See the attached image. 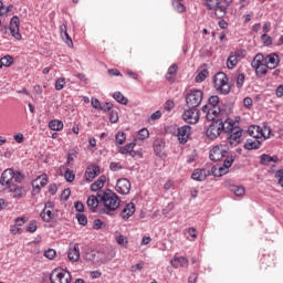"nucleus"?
I'll list each match as a JSON object with an SVG mask.
<instances>
[{"label":"nucleus","mask_w":283,"mask_h":283,"mask_svg":"<svg viewBox=\"0 0 283 283\" xmlns=\"http://www.w3.org/2000/svg\"><path fill=\"white\" fill-rule=\"evenodd\" d=\"M23 178H25V176H23V174H21L20 171L14 172L13 171V180L14 182H23Z\"/></svg>","instance_id":"nucleus-53"},{"label":"nucleus","mask_w":283,"mask_h":283,"mask_svg":"<svg viewBox=\"0 0 283 283\" xmlns=\"http://www.w3.org/2000/svg\"><path fill=\"white\" fill-rule=\"evenodd\" d=\"M209 76V71L208 70H202L197 76H196V82L197 83H202L207 77Z\"/></svg>","instance_id":"nucleus-44"},{"label":"nucleus","mask_w":283,"mask_h":283,"mask_svg":"<svg viewBox=\"0 0 283 283\" xmlns=\"http://www.w3.org/2000/svg\"><path fill=\"white\" fill-rule=\"evenodd\" d=\"M178 74V65L172 64L169 66L168 72L166 74L167 81H171Z\"/></svg>","instance_id":"nucleus-34"},{"label":"nucleus","mask_w":283,"mask_h":283,"mask_svg":"<svg viewBox=\"0 0 283 283\" xmlns=\"http://www.w3.org/2000/svg\"><path fill=\"white\" fill-rule=\"evenodd\" d=\"M115 189L117 193L127 196V193L132 191V182H129L127 178L118 179Z\"/></svg>","instance_id":"nucleus-12"},{"label":"nucleus","mask_w":283,"mask_h":283,"mask_svg":"<svg viewBox=\"0 0 283 283\" xmlns=\"http://www.w3.org/2000/svg\"><path fill=\"white\" fill-rule=\"evenodd\" d=\"M271 32V22H265L263 25L256 23L252 27V34H259V36H268Z\"/></svg>","instance_id":"nucleus-13"},{"label":"nucleus","mask_w":283,"mask_h":283,"mask_svg":"<svg viewBox=\"0 0 283 283\" xmlns=\"http://www.w3.org/2000/svg\"><path fill=\"white\" fill-rule=\"evenodd\" d=\"M275 178L279 179L280 187H283V169H280L275 172Z\"/></svg>","instance_id":"nucleus-60"},{"label":"nucleus","mask_w":283,"mask_h":283,"mask_svg":"<svg viewBox=\"0 0 283 283\" xmlns=\"http://www.w3.org/2000/svg\"><path fill=\"white\" fill-rule=\"evenodd\" d=\"M188 264H189V260H187V258L185 256H175L171 260V265L175 269H178V266H188Z\"/></svg>","instance_id":"nucleus-27"},{"label":"nucleus","mask_w":283,"mask_h":283,"mask_svg":"<svg viewBox=\"0 0 283 283\" xmlns=\"http://www.w3.org/2000/svg\"><path fill=\"white\" fill-rule=\"evenodd\" d=\"M222 0H206L205 6L208 10H213Z\"/></svg>","instance_id":"nucleus-42"},{"label":"nucleus","mask_w":283,"mask_h":283,"mask_svg":"<svg viewBox=\"0 0 283 283\" xmlns=\"http://www.w3.org/2000/svg\"><path fill=\"white\" fill-rule=\"evenodd\" d=\"M108 74L109 76H123V74L120 73V71H118V69H109Z\"/></svg>","instance_id":"nucleus-63"},{"label":"nucleus","mask_w":283,"mask_h":283,"mask_svg":"<svg viewBox=\"0 0 283 283\" xmlns=\"http://www.w3.org/2000/svg\"><path fill=\"white\" fill-rule=\"evenodd\" d=\"M134 147H136V142H132L127 144L125 147H122L119 149V154H123V155L129 154L134 149Z\"/></svg>","instance_id":"nucleus-36"},{"label":"nucleus","mask_w":283,"mask_h":283,"mask_svg":"<svg viewBox=\"0 0 283 283\" xmlns=\"http://www.w3.org/2000/svg\"><path fill=\"white\" fill-rule=\"evenodd\" d=\"M264 63L270 70H275V67H277V65L280 64V55H277L276 53H272L266 56Z\"/></svg>","instance_id":"nucleus-18"},{"label":"nucleus","mask_w":283,"mask_h":283,"mask_svg":"<svg viewBox=\"0 0 283 283\" xmlns=\"http://www.w3.org/2000/svg\"><path fill=\"white\" fill-rule=\"evenodd\" d=\"M112 107H114V105L109 102H106L104 105L101 106L99 111L101 112H112Z\"/></svg>","instance_id":"nucleus-58"},{"label":"nucleus","mask_w":283,"mask_h":283,"mask_svg":"<svg viewBox=\"0 0 283 283\" xmlns=\"http://www.w3.org/2000/svg\"><path fill=\"white\" fill-rule=\"evenodd\" d=\"M46 185H48V176L42 175L41 177H38L33 181V189H38V191H41V189H43V187H45Z\"/></svg>","instance_id":"nucleus-25"},{"label":"nucleus","mask_w":283,"mask_h":283,"mask_svg":"<svg viewBox=\"0 0 283 283\" xmlns=\"http://www.w3.org/2000/svg\"><path fill=\"white\" fill-rule=\"evenodd\" d=\"M101 174V168L96 165H93L91 168L88 167L85 171V178L88 182H92L96 176Z\"/></svg>","instance_id":"nucleus-22"},{"label":"nucleus","mask_w":283,"mask_h":283,"mask_svg":"<svg viewBox=\"0 0 283 283\" xmlns=\"http://www.w3.org/2000/svg\"><path fill=\"white\" fill-rule=\"evenodd\" d=\"M75 209L78 213H83L85 211V206L81 201L75 202Z\"/></svg>","instance_id":"nucleus-62"},{"label":"nucleus","mask_w":283,"mask_h":283,"mask_svg":"<svg viewBox=\"0 0 283 283\" xmlns=\"http://www.w3.org/2000/svg\"><path fill=\"white\" fill-rule=\"evenodd\" d=\"M212 83L214 90H217L218 94H222L223 96H227L231 92V85H229V77L227 76V73L224 72H218L212 77Z\"/></svg>","instance_id":"nucleus-2"},{"label":"nucleus","mask_w":283,"mask_h":283,"mask_svg":"<svg viewBox=\"0 0 283 283\" xmlns=\"http://www.w3.org/2000/svg\"><path fill=\"white\" fill-rule=\"evenodd\" d=\"M109 120H111V123H118V112L111 111Z\"/></svg>","instance_id":"nucleus-55"},{"label":"nucleus","mask_w":283,"mask_h":283,"mask_svg":"<svg viewBox=\"0 0 283 283\" xmlns=\"http://www.w3.org/2000/svg\"><path fill=\"white\" fill-rule=\"evenodd\" d=\"M208 105H210V107H218V105H220V97L218 95L210 96Z\"/></svg>","instance_id":"nucleus-39"},{"label":"nucleus","mask_w":283,"mask_h":283,"mask_svg":"<svg viewBox=\"0 0 283 283\" xmlns=\"http://www.w3.org/2000/svg\"><path fill=\"white\" fill-rule=\"evenodd\" d=\"M115 140H116L117 145H125V140H127V137H126L125 133L118 132L115 136Z\"/></svg>","instance_id":"nucleus-40"},{"label":"nucleus","mask_w":283,"mask_h":283,"mask_svg":"<svg viewBox=\"0 0 283 283\" xmlns=\"http://www.w3.org/2000/svg\"><path fill=\"white\" fill-rule=\"evenodd\" d=\"M78 153L76 149H71L67 154L66 165H72L74 163V158H77Z\"/></svg>","instance_id":"nucleus-38"},{"label":"nucleus","mask_w":283,"mask_h":283,"mask_svg":"<svg viewBox=\"0 0 283 283\" xmlns=\"http://www.w3.org/2000/svg\"><path fill=\"white\" fill-rule=\"evenodd\" d=\"M107 180V177L105 175H102L95 182L91 185V191H98L105 187V182Z\"/></svg>","instance_id":"nucleus-26"},{"label":"nucleus","mask_w":283,"mask_h":283,"mask_svg":"<svg viewBox=\"0 0 283 283\" xmlns=\"http://www.w3.org/2000/svg\"><path fill=\"white\" fill-rule=\"evenodd\" d=\"M64 178L66 182H74L76 175H74L73 170L66 169V171L64 172Z\"/></svg>","instance_id":"nucleus-41"},{"label":"nucleus","mask_w":283,"mask_h":283,"mask_svg":"<svg viewBox=\"0 0 283 283\" xmlns=\"http://www.w3.org/2000/svg\"><path fill=\"white\" fill-rule=\"evenodd\" d=\"M50 282L51 283H71L72 274L70 273V271L63 268H56L51 272Z\"/></svg>","instance_id":"nucleus-4"},{"label":"nucleus","mask_w":283,"mask_h":283,"mask_svg":"<svg viewBox=\"0 0 283 283\" xmlns=\"http://www.w3.org/2000/svg\"><path fill=\"white\" fill-rule=\"evenodd\" d=\"M255 129H259L256 126H250L249 128H248V134L250 135V136H252V138H255V139H258V136H259V134H256L255 133Z\"/></svg>","instance_id":"nucleus-54"},{"label":"nucleus","mask_w":283,"mask_h":283,"mask_svg":"<svg viewBox=\"0 0 283 283\" xmlns=\"http://www.w3.org/2000/svg\"><path fill=\"white\" fill-rule=\"evenodd\" d=\"M234 161H235V155H229L223 160V167L226 169H229L233 165Z\"/></svg>","instance_id":"nucleus-37"},{"label":"nucleus","mask_w":283,"mask_h":283,"mask_svg":"<svg viewBox=\"0 0 283 283\" xmlns=\"http://www.w3.org/2000/svg\"><path fill=\"white\" fill-rule=\"evenodd\" d=\"M138 137L140 140L149 138V130L147 128H142L138 133Z\"/></svg>","instance_id":"nucleus-49"},{"label":"nucleus","mask_w":283,"mask_h":283,"mask_svg":"<svg viewBox=\"0 0 283 283\" xmlns=\"http://www.w3.org/2000/svg\"><path fill=\"white\" fill-rule=\"evenodd\" d=\"M251 66L255 70V74L256 76H259V78H263V76H266L269 66L264 62L263 54H256L253 61L251 62Z\"/></svg>","instance_id":"nucleus-6"},{"label":"nucleus","mask_w":283,"mask_h":283,"mask_svg":"<svg viewBox=\"0 0 283 283\" xmlns=\"http://www.w3.org/2000/svg\"><path fill=\"white\" fill-rule=\"evenodd\" d=\"M262 147V142L258 139H247L245 144L243 145V148L248 151H252V149H260Z\"/></svg>","instance_id":"nucleus-24"},{"label":"nucleus","mask_w":283,"mask_h":283,"mask_svg":"<svg viewBox=\"0 0 283 283\" xmlns=\"http://www.w3.org/2000/svg\"><path fill=\"white\" fill-rule=\"evenodd\" d=\"M19 17L14 15L8 27H4L1 29L2 34H11V36H17L19 35Z\"/></svg>","instance_id":"nucleus-9"},{"label":"nucleus","mask_w":283,"mask_h":283,"mask_svg":"<svg viewBox=\"0 0 283 283\" xmlns=\"http://www.w3.org/2000/svg\"><path fill=\"white\" fill-rule=\"evenodd\" d=\"M63 120L60 119H52L49 123V128L52 129V132H61L63 129Z\"/></svg>","instance_id":"nucleus-30"},{"label":"nucleus","mask_w":283,"mask_h":283,"mask_svg":"<svg viewBox=\"0 0 283 283\" xmlns=\"http://www.w3.org/2000/svg\"><path fill=\"white\" fill-rule=\"evenodd\" d=\"M113 98H115L117 101V103H119L120 105H127L129 103V99H127V97L123 96V93H120V92H115L113 94Z\"/></svg>","instance_id":"nucleus-35"},{"label":"nucleus","mask_w":283,"mask_h":283,"mask_svg":"<svg viewBox=\"0 0 283 283\" xmlns=\"http://www.w3.org/2000/svg\"><path fill=\"white\" fill-rule=\"evenodd\" d=\"M240 138H242V129L241 128H237L233 132H230V136L228 137V140L230 143V145H234L238 146L240 145Z\"/></svg>","instance_id":"nucleus-19"},{"label":"nucleus","mask_w":283,"mask_h":283,"mask_svg":"<svg viewBox=\"0 0 283 283\" xmlns=\"http://www.w3.org/2000/svg\"><path fill=\"white\" fill-rule=\"evenodd\" d=\"M209 176V170L208 169H196L191 178L192 180H197L198 182H203V180H207V177Z\"/></svg>","instance_id":"nucleus-21"},{"label":"nucleus","mask_w":283,"mask_h":283,"mask_svg":"<svg viewBox=\"0 0 283 283\" xmlns=\"http://www.w3.org/2000/svg\"><path fill=\"white\" fill-rule=\"evenodd\" d=\"M212 10H214V14L217 19H224L227 17V2H219Z\"/></svg>","instance_id":"nucleus-20"},{"label":"nucleus","mask_w":283,"mask_h":283,"mask_svg":"<svg viewBox=\"0 0 283 283\" xmlns=\"http://www.w3.org/2000/svg\"><path fill=\"white\" fill-rule=\"evenodd\" d=\"M9 191L13 193V198H23V187L11 185Z\"/></svg>","instance_id":"nucleus-32"},{"label":"nucleus","mask_w":283,"mask_h":283,"mask_svg":"<svg viewBox=\"0 0 283 283\" xmlns=\"http://www.w3.org/2000/svg\"><path fill=\"white\" fill-rule=\"evenodd\" d=\"M182 120L189 125H196L200 120V109L188 107L182 113Z\"/></svg>","instance_id":"nucleus-8"},{"label":"nucleus","mask_w":283,"mask_h":283,"mask_svg":"<svg viewBox=\"0 0 283 283\" xmlns=\"http://www.w3.org/2000/svg\"><path fill=\"white\" fill-rule=\"evenodd\" d=\"M87 207L93 213L103 216H114V212L120 207V199L113 190L98 191L97 196H90L86 201Z\"/></svg>","instance_id":"nucleus-1"},{"label":"nucleus","mask_w":283,"mask_h":283,"mask_svg":"<svg viewBox=\"0 0 283 283\" xmlns=\"http://www.w3.org/2000/svg\"><path fill=\"white\" fill-rule=\"evenodd\" d=\"M116 242L120 247H125V244H128L129 240L127 239V237H125L123 234H119V235L116 237Z\"/></svg>","instance_id":"nucleus-47"},{"label":"nucleus","mask_w":283,"mask_h":283,"mask_svg":"<svg viewBox=\"0 0 283 283\" xmlns=\"http://www.w3.org/2000/svg\"><path fill=\"white\" fill-rule=\"evenodd\" d=\"M76 220L82 227H87V216H85L84 213H77Z\"/></svg>","instance_id":"nucleus-43"},{"label":"nucleus","mask_w":283,"mask_h":283,"mask_svg":"<svg viewBox=\"0 0 283 283\" xmlns=\"http://www.w3.org/2000/svg\"><path fill=\"white\" fill-rule=\"evenodd\" d=\"M91 105L92 107H94V109H101V101H98V98L96 97H92L91 99Z\"/></svg>","instance_id":"nucleus-57"},{"label":"nucleus","mask_w":283,"mask_h":283,"mask_svg":"<svg viewBox=\"0 0 283 283\" xmlns=\"http://www.w3.org/2000/svg\"><path fill=\"white\" fill-rule=\"evenodd\" d=\"M205 93L198 88H191L185 96L186 107H190L192 109H198L200 104L202 103V98Z\"/></svg>","instance_id":"nucleus-3"},{"label":"nucleus","mask_w":283,"mask_h":283,"mask_svg":"<svg viewBox=\"0 0 283 283\" xmlns=\"http://www.w3.org/2000/svg\"><path fill=\"white\" fill-rule=\"evenodd\" d=\"M44 258H48V260H54V258H56V251L54 249L44 251Z\"/></svg>","instance_id":"nucleus-48"},{"label":"nucleus","mask_w":283,"mask_h":283,"mask_svg":"<svg viewBox=\"0 0 283 283\" xmlns=\"http://www.w3.org/2000/svg\"><path fill=\"white\" fill-rule=\"evenodd\" d=\"M27 231L29 233H34L36 231V220H32L28 226H27Z\"/></svg>","instance_id":"nucleus-52"},{"label":"nucleus","mask_w":283,"mask_h":283,"mask_svg":"<svg viewBox=\"0 0 283 283\" xmlns=\"http://www.w3.org/2000/svg\"><path fill=\"white\" fill-rule=\"evenodd\" d=\"M105 227H107V226L105 224V222L101 221V219H95L93 221V229L95 231H98L101 229H105Z\"/></svg>","instance_id":"nucleus-45"},{"label":"nucleus","mask_w":283,"mask_h":283,"mask_svg":"<svg viewBox=\"0 0 283 283\" xmlns=\"http://www.w3.org/2000/svg\"><path fill=\"white\" fill-rule=\"evenodd\" d=\"M177 136L180 145H187L189 136H191V126L184 125L177 128Z\"/></svg>","instance_id":"nucleus-11"},{"label":"nucleus","mask_w":283,"mask_h":283,"mask_svg":"<svg viewBox=\"0 0 283 283\" xmlns=\"http://www.w3.org/2000/svg\"><path fill=\"white\" fill-rule=\"evenodd\" d=\"M70 196H72V190L70 188H66L62 191V200H64L65 202H67V200H70Z\"/></svg>","instance_id":"nucleus-50"},{"label":"nucleus","mask_w":283,"mask_h":283,"mask_svg":"<svg viewBox=\"0 0 283 283\" xmlns=\"http://www.w3.org/2000/svg\"><path fill=\"white\" fill-rule=\"evenodd\" d=\"M133 213H136V205H134V202H129L122 210L120 218L123 220H129V218H132Z\"/></svg>","instance_id":"nucleus-17"},{"label":"nucleus","mask_w":283,"mask_h":283,"mask_svg":"<svg viewBox=\"0 0 283 283\" xmlns=\"http://www.w3.org/2000/svg\"><path fill=\"white\" fill-rule=\"evenodd\" d=\"M227 156V149H224L223 145L213 146L209 153V158L212 163H218V160H222Z\"/></svg>","instance_id":"nucleus-10"},{"label":"nucleus","mask_w":283,"mask_h":283,"mask_svg":"<svg viewBox=\"0 0 283 283\" xmlns=\"http://www.w3.org/2000/svg\"><path fill=\"white\" fill-rule=\"evenodd\" d=\"M223 129H224V120H222V118H217L216 120L211 122V124L209 125L206 132V136L210 140H216V138H218V136L222 134Z\"/></svg>","instance_id":"nucleus-5"},{"label":"nucleus","mask_w":283,"mask_h":283,"mask_svg":"<svg viewBox=\"0 0 283 283\" xmlns=\"http://www.w3.org/2000/svg\"><path fill=\"white\" fill-rule=\"evenodd\" d=\"M67 258L70 262H78L81 259V250L78 249V243L71 244L67 251Z\"/></svg>","instance_id":"nucleus-14"},{"label":"nucleus","mask_w":283,"mask_h":283,"mask_svg":"<svg viewBox=\"0 0 283 283\" xmlns=\"http://www.w3.org/2000/svg\"><path fill=\"white\" fill-rule=\"evenodd\" d=\"M230 191H232V193H234V196H238L239 198H242V196L247 193V189L244 188V186L232 185L230 186Z\"/></svg>","instance_id":"nucleus-31"},{"label":"nucleus","mask_w":283,"mask_h":283,"mask_svg":"<svg viewBox=\"0 0 283 283\" xmlns=\"http://www.w3.org/2000/svg\"><path fill=\"white\" fill-rule=\"evenodd\" d=\"M12 63H14V57H12L11 55L3 56L2 59H0V70L2 67H10Z\"/></svg>","instance_id":"nucleus-33"},{"label":"nucleus","mask_w":283,"mask_h":283,"mask_svg":"<svg viewBox=\"0 0 283 283\" xmlns=\"http://www.w3.org/2000/svg\"><path fill=\"white\" fill-rule=\"evenodd\" d=\"M260 159L261 165H269L271 163V155L263 154Z\"/></svg>","instance_id":"nucleus-51"},{"label":"nucleus","mask_w":283,"mask_h":283,"mask_svg":"<svg viewBox=\"0 0 283 283\" xmlns=\"http://www.w3.org/2000/svg\"><path fill=\"white\" fill-rule=\"evenodd\" d=\"M220 114H222V111L220 109V107L218 106L210 107L208 111V114H206V118L207 120L213 122L216 120V118L220 116Z\"/></svg>","instance_id":"nucleus-23"},{"label":"nucleus","mask_w":283,"mask_h":283,"mask_svg":"<svg viewBox=\"0 0 283 283\" xmlns=\"http://www.w3.org/2000/svg\"><path fill=\"white\" fill-rule=\"evenodd\" d=\"M153 147L158 158H166L167 155H165V140L160 138L155 139Z\"/></svg>","instance_id":"nucleus-15"},{"label":"nucleus","mask_w":283,"mask_h":283,"mask_svg":"<svg viewBox=\"0 0 283 283\" xmlns=\"http://www.w3.org/2000/svg\"><path fill=\"white\" fill-rule=\"evenodd\" d=\"M223 128L226 134H230L231 132H235V129H238V127H235V122H233L231 118L223 120Z\"/></svg>","instance_id":"nucleus-28"},{"label":"nucleus","mask_w":283,"mask_h":283,"mask_svg":"<svg viewBox=\"0 0 283 283\" xmlns=\"http://www.w3.org/2000/svg\"><path fill=\"white\" fill-rule=\"evenodd\" d=\"M242 85H244V73H240L237 76V87H242Z\"/></svg>","instance_id":"nucleus-56"},{"label":"nucleus","mask_w":283,"mask_h":283,"mask_svg":"<svg viewBox=\"0 0 283 283\" xmlns=\"http://www.w3.org/2000/svg\"><path fill=\"white\" fill-rule=\"evenodd\" d=\"M65 87V77H60L55 81V90L61 92Z\"/></svg>","instance_id":"nucleus-46"},{"label":"nucleus","mask_w":283,"mask_h":283,"mask_svg":"<svg viewBox=\"0 0 283 283\" xmlns=\"http://www.w3.org/2000/svg\"><path fill=\"white\" fill-rule=\"evenodd\" d=\"M261 39H262L264 45H266V46L273 45V44L275 45V41H273V38H271V36H262Z\"/></svg>","instance_id":"nucleus-59"},{"label":"nucleus","mask_w":283,"mask_h":283,"mask_svg":"<svg viewBox=\"0 0 283 283\" xmlns=\"http://www.w3.org/2000/svg\"><path fill=\"white\" fill-rule=\"evenodd\" d=\"M109 169L111 171H118V169H123V166H120V164L118 163L112 161L109 165Z\"/></svg>","instance_id":"nucleus-61"},{"label":"nucleus","mask_w":283,"mask_h":283,"mask_svg":"<svg viewBox=\"0 0 283 283\" xmlns=\"http://www.w3.org/2000/svg\"><path fill=\"white\" fill-rule=\"evenodd\" d=\"M275 94H276L277 98H282V96H283V85H279L276 87Z\"/></svg>","instance_id":"nucleus-64"},{"label":"nucleus","mask_w":283,"mask_h":283,"mask_svg":"<svg viewBox=\"0 0 283 283\" xmlns=\"http://www.w3.org/2000/svg\"><path fill=\"white\" fill-rule=\"evenodd\" d=\"M14 178V170L9 168L4 170L1 175L0 182H4L8 188L12 187V181Z\"/></svg>","instance_id":"nucleus-16"},{"label":"nucleus","mask_w":283,"mask_h":283,"mask_svg":"<svg viewBox=\"0 0 283 283\" xmlns=\"http://www.w3.org/2000/svg\"><path fill=\"white\" fill-rule=\"evenodd\" d=\"M40 217L42 218L43 222H52L54 218H59V210L54 208V202H45L44 209L41 211Z\"/></svg>","instance_id":"nucleus-7"},{"label":"nucleus","mask_w":283,"mask_h":283,"mask_svg":"<svg viewBox=\"0 0 283 283\" xmlns=\"http://www.w3.org/2000/svg\"><path fill=\"white\" fill-rule=\"evenodd\" d=\"M238 56H240V52L237 53H231L230 56L228 57L227 65L229 70H233L235 65H238Z\"/></svg>","instance_id":"nucleus-29"}]
</instances>
